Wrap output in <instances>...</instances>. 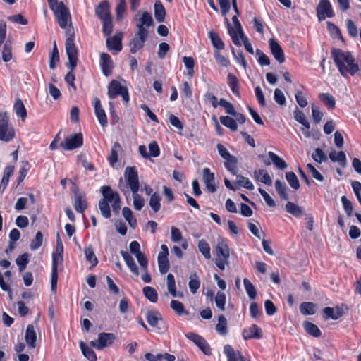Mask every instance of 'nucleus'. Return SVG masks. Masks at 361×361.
Returning a JSON list of instances; mask_svg holds the SVG:
<instances>
[{"label": "nucleus", "instance_id": "obj_57", "mask_svg": "<svg viewBox=\"0 0 361 361\" xmlns=\"http://www.w3.org/2000/svg\"><path fill=\"white\" fill-rule=\"evenodd\" d=\"M245 289L246 290L247 294L250 300L255 299L257 296V290L252 283L247 279H244L243 280Z\"/></svg>", "mask_w": 361, "mask_h": 361}, {"label": "nucleus", "instance_id": "obj_42", "mask_svg": "<svg viewBox=\"0 0 361 361\" xmlns=\"http://www.w3.org/2000/svg\"><path fill=\"white\" fill-rule=\"evenodd\" d=\"M275 188L276 190L277 191L278 194L281 197V198L283 200H288V188L285 183L281 181L280 180H276L275 181Z\"/></svg>", "mask_w": 361, "mask_h": 361}, {"label": "nucleus", "instance_id": "obj_50", "mask_svg": "<svg viewBox=\"0 0 361 361\" xmlns=\"http://www.w3.org/2000/svg\"><path fill=\"white\" fill-rule=\"evenodd\" d=\"M121 145L118 142H116L113 145L111 150V154L108 159L110 165L114 167V164L118 161V152L121 149Z\"/></svg>", "mask_w": 361, "mask_h": 361}, {"label": "nucleus", "instance_id": "obj_51", "mask_svg": "<svg viewBox=\"0 0 361 361\" xmlns=\"http://www.w3.org/2000/svg\"><path fill=\"white\" fill-rule=\"evenodd\" d=\"M198 249L206 259H211L210 247L205 240L202 239L198 242Z\"/></svg>", "mask_w": 361, "mask_h": 361}, {"label": "nucleus", "instance_id": "obj_60", "mask_svg": "<svg viewBox=\"0 0 361 361\" xmlns=\"http://www.w3.org/2000/svg\"><path fill=\"white\" fill-rule=\"evenodd\" d=\"M59 61V54L57 49L56 42H54V47L49 56V68L54 69L56 68V62Z\"/></svg>", "mask_w": 361, "mask_h": 361}, {"label": "nucleus", "instance_id": "obj_15", "mask_svg": "<svg viewBox=\"0 0 361 361\" xmlns=\"http://www.w3.org/2000/svg\"><path fill=\"white\" fill-rule=\"evenodd\" d=\"M169 250L166 245L161 246V251L158 255L157 261L159 270L161 274H166L169 269V261L168 259Z\"/></svg>", "mask_w": 361, "mask_h": 361}, {"label": "nucleus", "instance_id": "obj_17", "mask_svg": "<svg viewBox=\"0 0 361 361\" xmlns=\"http://www.w3.org/2000/svg\"><path fill=\"white\" fill-rule=\"evenodd\" d=\"M347 307L345 305L336 306V307H326L323 309V317L325 320L332 319L336 320L341 317L344 314Z\"/></svg>", "mask_w": 361, "mask_h": 361}, {"label": "nucleus", "instance_id": "obj_18", "mask_svg": "<svg viewBox=\"0 0 361 361\" xmlns=\"http://www.w3.org/2000/svg\"><path fill=\"white\" fill-rule=\"evenodd\" d=\"M269 47L271 52L275 59L279 63H282L285 61V55L284 52L279 44V42L274 38H271L269 40Z\"/></svg>", "mask_w": 361, "mask_h": 361}, {"label": "nucleus", "instance_id": "obj_52", "mask_svg": "<svg viewBox=\"0 0 361 361\" xmlns=\"http://www.w3.org/2000/svg\"><path fill=\"white\" fill-rule=\"evenodd\" d=\"M170 307L179 316L183 314H188V312L185 310L183 304L180 301L175 300H171Z\"/></svg>", "mask_w": 361, "mask_h": 361}, {"label": "nucleus", "instance_id": "obj_48", "mask_svg": "<svg viewBox=\"0 0 361 361\" xmlns=\"http://www.w3.org/2000/svg\"><path fill=\"white\" fill-rule=\"evenodd\" d=\"M143 294L150 302L154 303L157 302L158 294L154 288L145 286L142 289Z\"/></svg>", "mask_w": 361, "mask_h": 361}, {"label": "nucleus", "instance_id": "obj_64", "mask_svg": "<svg viewBox=\"0 0 361 361\" xmlns=\"http://www.w3.org/2000/svg\"><path fill=\"white\" fill-rule=\"evenodd\" d=\"M345 23L348 35L351 37H357L358 35V30L355 23L351 19H347Z\"/></svg>", "mask_w": 361, "mask_h": 361}, {"label": "nucleus", "instance_id": "obj_39", "mask_svg": "<svg viewBox=\"0 0 361 361\" xmlns=\"http://www.w3.org/2000/svg\"><path fill=\"white\" fill-rule=\"evenodd\" d=\"M303 326L305 331L312 336L317 338L322 335V332L317 326L310 322H305Z\"/></svg>", "mask_w": 361, "mask_h": 361}, {"label": "nucleus", "instance_id": "obj_63", "mask_svg": "<svg viewBox=\"0 0 361 361\" xmlns=\"http://www.w3.org/2000/svg\"><path fill=\"white\" fill-rule=\"evenodd\" d=\"M219 104L225 109L226 114L231 116L236 114L233 105L225 99H220Z\"/></svg>", "mask_w": 361, "mask_h": 361}, {"label": "nucleus", "instance_id": "obj_38", "mask_svg": "<svg viewBox=\"0 0 361 361\" xmlns=\"http://www.w3.org/2000/svg\"><path fill=\"white\" fill-rule=\"evenodd\" d=\"M286 210L287 212L291 214L292 215L298 218L302 216L303 214L302 208L299 205L291 202H288L286 203Z\"/></svg>", "mask_w": 361, "mask_h": 361}, {"label": "nucleus", "instance_id": "obj_11", "mask_svg": "<svg viewBox=\"0 0 361 361\" xmlns=\"http://www.w3.org/2000/svg\"><path fill=\"white\" fill-rule=\"evenodd\" d=\"M124 176L126 180V183L133 192V193H135V192H138L139 190V179L138 175L136 170V168L133 166L126 167L124 173Z\"/></svg>", "mask_w": 361, "mask_h": 361}, {"label": "nucleus", "instance_id": "obj_16", "mask_svg": "<svg viewBox=\"0 0 361 361\" xmlns=\"http://www.w3.org/2000/svg\"><path fill=\"white\" fill-rule=\"evenodd\" d=\"M147 37L148 33H140V31L137 30L135 37L130 42V51L132 54H135L138 50L141 49L144 47L145 42L147 40Z\"/></svg>", "mask_w": 361, "mask_h": 361}, {"label": "nucleus", "instance_id": "obj_53", "mask_svg": "<svg viewBox=\"0 0 361 361\" xmlns=\"http://www.w3.org/2000/svg\"><path fill=\"white\" fill-rule=\"evenodd\" d=\"M29 254L25 252L18 256L16 260V264L18 267L20 272L23 271L29 263Z\"/></svg>", "mask_w": 361, "mask_h": 361}, {"label": "nucleus", "instance_id": "obj_22", "mask_svg": "<svg viewBox=\"0 0 361 361\" xmlns=\"http://www.w3.org/2000/svg\"><path fill=\"white\" fill-rule=\"evenodd\" d=\"M242 335L245 340L260 339L262 337V330L256 324H252L249 328L243 329Z\"/></svg>", "mask_w": 361, "mask_h": 361}, {"label": "nucleus", "instance_id": "obj_58", "mask_svg": "<svg viewBox=\"0 0 361 361\" xmlns=\"http://www.w3.org/2000/svg\"><path fill=\"white\" fill-rule=\"evenodd\" d=\"M12 46L10 42H6L3 47L2 50V60L4 62H8L12 59Z\"/></svg>", "mask_w": 361, "mask_h": 361}, {"label": "nucleus", "instance_id": "obj_8", "mask_svg": "<svg viewBox=\"0 0 361 361\" xmlns=\"http://www.w3.org/2000/svg\"><path fill=\"white\" fill-rule=\"evenodd\" d=\"M15 136L14 129L8 125L6 113L0 114V140L11 141Z\"/></svg>", "mask_w": 361, "mask_h": 361}, {"label": "nucleus", "instance_id": "obj_32", "mask_svg": "<svg viewBox=\"0 0 361 361\" xmlns=\"http://www.w3.org/2000/svg\"><path fill=\"white\" fill-rule=\"evenodd\" d=\"M255 178L267 185H271L272 180L269 174L264 169L255 170L254 171Z\"/></svg>", "mask_w": 361, "mask_h": 361}, {"label": "nucleus", "instance_id": "obj_30", "mask_svg": "<svg viewBox=\"0 0 361 361\" xmlns=\"http://www.w3.org/2000/svg\"><path fill=\"white\" fill-rule=\"evenodd\" d=\"M25 339L28 346L35 348L36 346L37 335L32 324L27 326L25 335Z\"/></svg>", "mask_w": 361, "mask_h": 361}, {"label": "nucleus", "instance_id": "obj_41", "mask_svg": "<svg viewBox=\"0 0 361 361\" xmlns=\"http://www.w3.org/2000/svg\"><path fill=\"white\" fill-rule=\"evenodd\" d=\"M166 11L160 1H156L154 4V16L159 23L164 20Z\"/></svg>", "mask_w": 361, "mask_h": 361}, {"label": "nucleus", "instance_id": "obj_33", "mask_svg": "<svg viewBox=\"0 0 361 361\" xmlns=\"http://www.w3.org/2000/svg\"><path fill=\"white\" fill-rule=\"evenodd\" d=\"M209 38L211 40V42L212 44V46L218 50H222L225 48V44L221 37H219V35L213 31L211 30L209 32Z\"/></svg>", "mask_w": 361, "mask_h": 361}, {"label": "nucleus", "instance_id": "obj_35", "mask_svg": "<svg viewBox=\"0 0 361 361\" xmlns=\"http://www.w3.org/2000/svg\"><path fill=\"white\" fill-rule=\"evenodd\" d=\"M167 289L169 292L171 293V295L173 298H182L183 294L182 293H178L176 289V282L174 276L172 274H169L167 275Z\"/></svg>", "mask_w": 361, "mask_h": 361}, {"label": "nucleus", "instance_id": "obj_59", "mask_svg": "<svg viewBox=\"0 0 361 361\" xmlns=\"http://www.w3.org/2000/svg\"><path fill=\"white\" fill-rule=\"evenodd\" d=\"M183 61L184 65L187 69V74L190 78H192L194 75V65L195 61L192 57L191 56H184L183 58Z\"/></svg>", "mask_w": 361, "mask_h": 361}, {"label": "nucleus", "instance_id": "obj_27", "mask_svg": "<svg viewBox=\"0 0 361 361\" xmlns=\"http://www.w3.org/2000/svg\"><path fill=\"white\" fill-rule=\"evenodd\" d=\"M224 353L228 361H243L244 360L243 354L239 351L235 352L230 345L224 346Z\"/></svg>", "mask_w": 361, "mask_h": 361}, {"label": "nucleus", "instance_id": "obj_13", "mask_svg": "<svg viewBox=\"0 0 361 361\" xmlns=\"http://www.w3.org/2000/svg\"><path fill=\"white\" fill-rule=\"evenodd\" d=\"M186 338L192 341L206 355H212V350L207 341L201 336L195 333H188L185 335Z\"/></svg>", "mask_w": 361, "mask_h": 361}, {"label": "nucleus", "instance_id": "obj_25", "mask_svg": "<svg viewBox=\"0 0 361 361\" xmlns=\"http://www.w3.org/2000/svg\"><path fill=\"white\" fill-rule=\"evenodd\" d=\"M146 319L151 326L159 329H162L159 326V323L162 322V317L159 312L154 310L148 311L146 314Z\"/></svg>", "mask_w": 361, "mask_h": 361}, {"label": "nucleus", "instance_id": "obj_24", "mask_svg": "<svg viewBox=\"0 0 361 361\" xmlns=\"http://www.w3.org/2000/svg\"><path fill=\"white\" fill-rule=\"evenodd\" d=\"M94 108L95 115L102 127L107 126V118L104 110L103 109L100 100L98 98L94 99Z\"/></svg>", "mask_w": 361, "mask_h": 361}, {"label": "nucleus", "instance_id": "obj_4", "mask_svg": "<svg viewBox=\"0 0 361 361\" xmlns=\"http://www.w3.org/2000/svg\"><path fill=\"white\" fill-rule=\"evenodd\" d=\"M51 9L53 11L61 28L66 29L68 26L66 31L69 29H73L74 30L71 24V17L69 10L62 1L59 2L57 6ZM66 32L67 33V32ZM66 36L67 39L68 35L66 34Z\"/></svg>", "mask_w": 361, "mask_h": 361}, {"label": "nucleus", "instance_id": "obj_21", "mask_svg": "<svg viewBox=\"0 0 361 361\" xmlns=\"http://www.w3.org/2000/svg\"><path fill=\"white\" fill-rule=\"evenodd\" d=\"M100 66L103 74L105 76H109L114 68V63L111 57L106 53H102L100 55Z\"/></svg>", "mask_w": 361, "mask_h": 361}, {"label": "nucleus", "instance_id": "obj_40", "mask_svg": "<svg viewBox=\"0 0 361 361\" xmlns=\"http://www.w3.org/2000/svg\"><path fill=\"white\" fill-rule=\"evenodd\" d=\"M161 196L159 192H154L149 199V205L152 208V209L154 211V212H157L160 210L161 208Z\"/></svg>", "mask_w": 361, "mask_h": 361}, {"label": "nucleus", "instance_id": "obj_46", "mask_svg": "<svg viewBox=\"0 0 361 361\" xmlns=\"http://www.w3.org/2000/svg\"><path fill=\"white\" fill-rule=\"evenodd\" d=\"M14 111L18 116H20L23 121L27 117V111L21 99L16 101L13 106Z\"/></svg>", "mask_w": 361, "mask_h": 361}, {"label": "nucleus", "instance_id": "obj_1", "mask_svg": "<svg viewBox=\"0 0 361 361\" xmlns=\"http://www.w3.org/2000/svg\"><path fill=\"white\" fill-rule=\"evenodd\" d=\"M331 57L339 71L343 77L354 76L357 73V63L350 51L341 49H333Z\"/></svg>", "mask_w": 361, "mask_h": 361}, {"label": "nucleus", "instance_id": "obj_29", "mask_svg": "<svg viewBox=\"0 0 361 361\" xmlns=\"http://www.w3.org/2000/svg\"><path fill=\"white\" fill-rule=\"evenodd\" d=\"M95 13L101 20L111 18L108 2L104 1L100 3L95 9Z\"/></svg>", "mask_w": 361, "mask_h": 361}, {"label": "nucleus", "instance_id": "obj_12", "mask_svg": "<svg viewBox=\"0 0 361 361\" xmlns=\"http://www.w3.org/2000/svg\"><path fill=\"white\" fill-rule=\"evenodd\" d=\"M83 137L81 133H75L65 139L63 142L60 143V146L65 150H73L82 145Z\"/></svg>", "mask_w": 361, "mask_h": 361}, {"label": "nucleus", "instance_id": "obj_44", "mask_svg": "<svg viewBox=\"0 0 361 361\" xmlns=\"http://www.w3.org/2000/svg\"><path fill=\"white\" fill-rule=\"evenodd\" d=\"M219 121L222 125L230 128L232 131L235 132L238 129L236 121L233 118L228 116H222L219 117Z\"/></svg>", "mask_w": 361, "mask_h": 361}, {"label": "nucleus", "instance_id": "obj_54", "mask_svg": "<svg viewBox=\"0 0 361 361\" xmlns=\"http://www.w3.org/2000/svg\"><path fill=\"white\" fill-rule=\"evenodd\" d=\"M238 186H242L248 190H253L254 185L248 178L244 177L241 175H236V180L235 182Z\"/></svg>", "mask_w": 361, "mask_h": 361}, {"label": "nucleus", "instance_id": "obj_10", "mask_svg": "<svg viewBox=\"0 0 361 361\" xmlns=\"http://www.w3.org/2000/svg\"><path fill=\"white\" fill-rule=\"evenodd\" d=\"M116 340V336L113 333H99L98 338L90 342V345L97 350H102L110 346Z\"/></svg>", "mask_w": 361, "mask_h": 361}, {"label": "nucleus", "instance_id": "obj_7", "mask_svg": "<svg viewBox=\"0 0 361 361\" xmlns=\"http://www.w3.org/2000/svg\"><path fill=\"white\" fill-rule=\"evenodd\" d=\"M121 95L126 104L129 102V94L127 87H123L116 80H112L108 86V96L113 99Z\"/></svg>", "mask_w": 361, "mask_h": 361}, {"label": "nucleus", "instance_id": "obj_5", "mask_svg": "<svg viewBox=\"0 0 361 361\" xmlns=\"http://www.w3.org/2000/svg\"><path fill=\"white\" fill-rule=\"evenodd\" d=\"M214 253L216 256L215 264L219 269L224 270L226 265L228 264L230 257V250L227 243L222 240L218 241L214 249Z\"/></svg>", "mask_w": 361, "mask_h": 361}, {"label": "nucleus", "instance_id": "obj_43", "mask_svg": "<svg viewBox=\"0 0 361 361\" xmlns=\"http://www.w3.org/2000/svg\"><path fill=\"white\" fill-rule=\"evenodd\" d=\"M319 98L329 109H334L335 108L336 101L331 94L329 93H321L319 95Z\"/></svg>", "mask_w": 361, "mask_h": 361}, {"label": "nucleus", "instance_id": "obj_3", "mask_svg": "<svg viewBox=\"0 0 361 361\" xmlns=\"http://www.w3.org/2000/svg\"><path fill=\"white\" fill-rule=\"evenodd\" d=\"M63 246L61 240L57 235L56 253L52 255V267H51V290L52 292L56 293L57 288L58 281V262L63 261Z\"/></svg>", "mask_w": 361, "mask_h": 361}, {"label": "nucleus", "instance_id": "obj_19", "mask_svg": "<svg viewBox=\"0 0 361 361\" xmlns=\"http://www.w3.org/2000/svg\"><path fill=\"white\" fill-rule=\"evenodd\" d=\"M122 37L121 32H116L114 37H108L106 39V47L109 51H116V53L122 49Z\"/></svg>", "mask_w": 361, "mask_h": 361}, {"label": "nucleus", "instance_id": "obj_62", "mask_svg": "<svg viewBox=\"0 0 361 361\" xmlns=\"http://www.w3.org/2000/svg\"><path fill=\"white\" fill-rule=\"evenodd\" d=\"M216 307L221 311L225 310L226 295L224 293L218 291L214 298Z\"/></svg>", "mask_w": 361, "mask_h": 361}, {"label": "nucleus", "instance_id": "obj_26", "mask_svg": "<svg viewBox=\"0 0 361 361\" xmlns=\"http://www.w3.org/2000/svg\"><path fill=\"white\" fill-rule=\"evenodd\" d=\"M73 206L75 209L78 213H83L87 207L85 198H84L82 194L80 193L78 190L74 192Z\"/></svg>", "mask_w": 361, "mask_h": 361}, {"label": "nucleus", "instance_id": "obj_34", "mask_svg": "<svg viewBox=\"0 0 361 361\" xmlns=\"http://www.w3.org/2000/svg\"><path fill=\"white\" fill-rule=\"evenodd\" d=\"M228 324L226 318L221 314L218 317V323L216 325V331L221 336H226L228 333Z\"/></svg>", "mask_w": 361, "mask_h": 361}, {"label": "nucleus", "instance_id": "obj_28", "mask_svg": "<svg viewBox=\"0 0 361 361\" xmlns=\"http://www.w3.org/2000/svg\"><path fill=\"white\" fill-rule=\"evenodd\" d=\"M120 253L131 272L137 276L140 274V272L132 256L128 252L123 250H121Z\"/></svg>", "mask_w": 361, "mask_h": 361}, {"label": "nucleus", "instance_id": "obj_6", "mask_svg": "<svg viewBox=\"0 0 361 361\" xmlns=\"http://www.w3.org/2000/svg\"><path fill=\"white\" fill-rule=\"evenodd\" d=\"M100 191L103 196L101 200H104V202L109 204L111 203L113 212L118 214L121 209V198L119 194L114 191L108 185L101 187Z\"/></svg>", "mask_w": 361, "mask_h": 361}, {"label": "nucleus", "instance_id": "obj_9", "mask_svg": "<svg viewBox=\"0 0 361 361\" xmlns=\"http://www.w3.org/2000/svg\"><path fill=\"white\" fill-rule=\"evenodd\" d=\"M238 15L236 14L232 18V20L234 24V27H235V30L231 27V25L229 23L227 18H226V21L227 22L228 33L232 39L233 42L237 47H240L241 42H240V40L238 35H239V37H240V36L244 35V32H243L241 24L238 18Z\"/></svg>", "mask_w": 361, "mask_h": 361}, {"label": "nucleus", "instance_id": "obj_36", "mask_svg": "<svg viewBox=\"0 0 361 361\" xmlns=\"http://www.w3.org/2000/svg\"><path fill=\"white\" fill-rule=\"evenodd\" d=\"M268 156L270 158V159L271 160L274 165L277 169H279L280 170H283L287 168L288 165H287L286 162L284 161V159L281 158L279 156H278L273 152H269Z\"/></svg>", "mask_w": 361, "mask_h": 361}, {"label": "nucleus", "instance_id": "obj_14", "mask_svg": "<svg viewBox=\"0 0 361 361\" xmlns=\"http://www.w3.org/2000/svg\"><path fill=\"white\" fill-rule=\"evenodd\" d=\"M317 14L319 21L334 16L331 4L329 0H320L317 7Z\"/></svg>", "mask_w": 361, "mask_h": 361}, {"label": "nucleus", "instance_id": "obj_23", "mask_svg": "<svg viewBox=\"0 0 361 361\" xmlns=\"http://www.w3.org/2000/svg\"><path fill=\"white\" fill-rule=\"evenodd\" d=\"M153 20L151 14L147 11L144 12L142 16L138 19L137 23V30H139L140 33H148V30H147L146 27L151 26Z\"/></svg>", "mask_w": 361, "mask_h": 361}, {"label": "nucleus", "instance_id": "obj_47", "mask_svg": "<svg viewBox=\"0 0 361 361\" xmlns=\"http://www.w3.org/2000/svg\"><path fill=\"white\" fill-rule=\"evenodd\" d=\"M122 214L124 219L128 221L130 226L135 228L137 225V220L133 216V212L129 207H125L123 208Z\"/></svg>", "mask_w": 361, "mask_h": 361}, {"label": "nucleus", "instance_id": "obj_31", "mask_svg": "<svg viewBox=\"0 0 361 361\" xmlns=\"http://www.w3.org/2000/svg\"><path fill=\"white\" fill-rule=\"evenodd\" d=\"M227 83L233 94L240 97V85L238 78L233 73H228L227 75Z\"/></svg>", "mask_w": 361, "mask_h": 361}, {"label": "nucleus", "instance_id": "obj_2", "mask_svg": "<svg viewBox=\"0 0 361 361\" xmlns=\"http://www.w3.org/2000/svg\"><path fill=\"white\" fill-rule=\"evenodd\" d=\"M67 35H68V37L66 39L65 46L68 62L67 63L66 66L71 70V71L68 72L65 76V80L68 85L71 86L75 90L76 87L74 84L75 75L73 73V71L77 66L78 61V50L74 43L75 32L73 29H69L67 31Z\"/></svg>", "mask_w": 361, "mask_h": 361}, {"label": "nucleus", "instance_id": "obj_55", "mask_svg": "<svg viewBox=\"0 0 361 361\" xmlns=\"http://www.w3.org/2000/svg\"><path fill=\"white\" fill-rule=\"evenodd\" d=\"M188 286L192 294L197 293L200 286V281L199 280L198 276L195 273L190 276Z\"/></svg>", "mask_w": 361, "mask_h": 361}, {"label": "nucleus", "instance_id": "obj_20", "mask_svg": "<svg viewBox=\"0 0 361 361\" xmlns=\"http://www.w3.org/2000/svg\"><path fill=\"white\" fill-rule=\"evenodd\" d=\"M202 179L207 190L214 193L216 190V185L214 184L215 177L214 174L212 173L208 168H204L202 171Z\"/></svg>", "mask_w": 361, "mask_h": 361}, {"label": "nucleus", "instance_id": "obj_45", "mask_svg": "<svg viewBox=\"0 0 361 361\" xmlns=\"http://www.w3.org/2000/svg\"><path fill=\"white\" fill-rule=\"evenodd\" d=\"M316 305L311 302H304L300 305V311L303 315H312L315 313Z\"/></svg>", "mask_w": 361, "mask_h": 361}, {"label": "nucleus", "instance_id": "obj_49", "mask_svg": "<svg viewBox=\"0 0 361 361\" xmlns=\"http://www.w3.org/2000/svg\"><path fill=\"white\" fill-rule=\"evenodd\" d=\"M237 158L234 156H232L231 158H228L225 160L224 166L225 168L230 171L233 175H237L238 169H237Z\"/></svg>", "mask_w": 361, "mask_h": 361}, {"label": "nucleus", "instance_id": "obj_61", "mask_svg": "<svg viewBox=\"0 0 361 361\" xmlns=\"http://www.w3.org/2000/svg\"><path fill=\"white\" fill-rule=\"evenodd\" d=\"M85 259L89 262H91L93 266H96L98 263V260L94 252L93 248L92 246H89L88 247L85 248L84 250Z\"/></svg>", "mask_w": 361, "mask_h": 361}, {"label": "nucleus", "instance_id": "obj_56", "mask_svg": "<svg viewBox=\"0 0 361 361\" xmlns=\"http://www.w3.org/2000/svg\"><path fill=\"white\" fill-rule=\"evenodd\" d=\"M286 178L292 188L295 190H298L300 188V183L298 178H297L294 172H286Z\"/></svg>", "mask_w": 361, "mask_h": 361}, {"label": "nucleus", "instance_id": "obj_37", "mask_svg": "<svg viewBox=\"0 0 361 361\" xmlns=\"http://www.w3.org/2000/svg\"><path fill=\"white\" fill-rule=\"evenodd\" d=\"M80 348L83 355L89 360V361H97V355L95 352L90 347H88L84 342L81 341L80 343Z\"/></svg>", "mask_w": 361, "mask_h": 361}]
</instances>
